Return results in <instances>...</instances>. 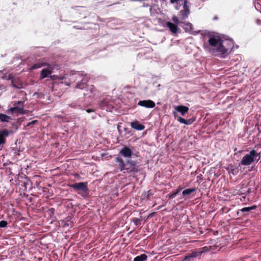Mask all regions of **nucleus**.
<instances>
[{"label":"nucleus","instance_id":"obj_25","mask_svg":"<svg viewBox=\"0 0 261 261\" xmlns=\"http://www.w3.org/2000/svg\"><path fill=\"white\" fill-rule=\"evenodd\" d=\"M256 206L255 205H253L252 206H250V207H244L243 208H242L240 211L242 212H249L250 211H251V210H254L255 209H256Z\"/></svg>","mask_w":261,"mask_h":261},{"label":"nucleus","instance_id":"obj_39","mask_svg":"<svg viewBox=\"0 0 261 261\" xmlns=\"http://www.w3.org/2000/svg\"><path fill=\"white\" fill-rule=\"evenodd\" d=\"M161 207H162V206H160V207H158V210H160Z\"/></svg>","mask_w":261,"mask_h":261},{"label":"nucleus","instance_id":"obj_33","mask_svg":"<svg viewBox=\"0 0 261 261\" xmlns=\"http://www.w3.org/2000/svg\"><path fill=\"white\" fill-rule=\"evenodd\" d=\"M153 194L152 193V192L150 190L148 191L147 192V195H146L147 199H149V198H150V197L151 196H152V195H153Z\"/></svg>","mask_w":261,"mask_h":261},{"label":"nucleus","instance_id":"obj_14","mask_svg":"<svg viewBox=\"0 0 261 261\" xmlns=\"http://www.w3.org/2000/svg\"><path fill=\"white\" fill-rule=\"evenodd\" d=\"M130 125L132 128L138 130H143L145 128V126L139 123L137 121L131 122Z\"/></svg>","mask_w":261,"mask_h":261},{"label":"nucleus","instance_id":"obj_22","mask_svg":"<svg viewBox=\"0 0 261 261\" xmlns=\"http://www.w3.org/2000/svg\"><path fill=\"white\" fill-rule=\"evenodd\" d=\"M211 248H212L211 246H209V247L205 246L201 248H200L199 251L198 252H197L198 253V256L200 255L203 253H205V252L209 251L211 250Z\"/></svg>","mask_w":261,"mask_h":261},{"label":"nucleus","instance_id":"obj_7","mask_svg":"<svg viewBox=\"0 0 261 261\" xmlns=\"http://www.w3.org/2000/svg\"><path fill=\"white\" fill-rule=\"evenodd\" d=\"M90 77L85 74L84 78L79 81L78 83L76 84L75 88L79 89H84L87 86V83L89 81Z\"/></svg>","mask_w":261,"mask_h":261},{"label":"nucleus","instance_id":"obj_29","mask_svg":"<svg viewBox=\"0 0 261 261\" xmlns=\"http://www.w3.org/2000/svg\"><path fill=\"white\" fill-rule=\"evenodd\" d=\"M42 66H43V64H40V63H36V64H35L34 65H33L32 67H31V69H37V68H40L41 67H42Z\"/></svg>","mask_w":261,"mask_h":261},{"label":"nucleus","instance_id":"obj_5","mask_svg":"<svg viewBox=\"0 0 261 261\" xmlns=\"http://www.w3.org/2000/svg\"><path fill=\"white\" fill-rule=\"evenodd\" d=\"M69 187L75 190L81 191L85 193H88V184L86 182H75L74 184L69 185Z\"/></svg>","mask_w":261,"mask_h":261},{"label":"nucleus","instance_id":"obj_24","mask_svg":"<svg viewBox=\"0 0 261 261\" xmlns=\"http://www.w3.org/2000/svg\"><path fill=\"white\" fill-rule=\"evenodd\" d=\"M195 191H196L195 188L186 189L182 191V194L184 196H186V195H190L191 193H192Z\"/></svg>","mask_w":261,"mask_h":261},{"label":"nucleus","instance_id":"obj_11","mask_svg":"<svg viewBox=\"0 0 261 261\" xmlns=\"http://www.w3.org/2000/svg\"><path fill=\"white\" fill-rule=\"evenodd\" d=\"M0 79L5 80H11L12 82V85L13 87L18 88L14 84L13 80L12 79V76L10 74H8L7 73L4 72V70H0Z\"/></svg>","mask_w":261,"mask_h":261},{"label":"nucleus","instance_id":"obj_36","mask_svg":"<svg viewBox=\"0 0 261 261\" xmlns=\"http://www.w3.org/2000/svg\"><path fill=\"white\" fill-rule=\"evenodd\" d=\"M87 112H88V113H89V112H92V110H90V109H88V110H87Z\"/></svg>","mask_w":261,"mask_h":261},{"label":"nucleus","instance_id":"obj_26","mask_svg":"<svg viewBox=\"0 0 261 261\" xmlns=\"http://www.w3.org/2000/svg\"><path fill=\"white\" fill-rule=\"evenodd\" d=\"M13 107H22L24 109V101H17L13 102Z\"/></svg>","mask_w":261,"mask_h":261},{"label":"nucleus","instance_id":"obj_18","mask_svg":"<svg viewBox=\"0 0 261 261\" xmlns=\"http://www.w3.org/2000/svg\"><path fill=\"white\" fill-rule=\"evenodd\" d=\"M228 172L233 175H237L239 172L238 168L234 167L232 166L229 167L227 169Z\"/></svg>","mask_w":261,"mask_h":261},{"label":"nucleus","instance_id":"obj_38","mask_svg":"<svg viewBox=\"0 0 261 261\" xmlns=\"http://www.w3.org/2000/svg\"><path fill=\"white\" fill-rule=\"evenodd\" d=\"M151 11H152V8H151V7H150V12H151Z\"/></svg>","mask_w":261,"mask_h":261},{"label":"nucleus","instance_id":"obj_17","mask_svg":"<svg viewBox=\"0 0 261 261\" xmlns=\"http://www.w3.org/2000/svg\"><path fill=\"white\" fill-rule=\"evenodd\" d=\"M11 119V116L0 113V121L2 122H8Z\"/></svg>","mask_w":261,"mask_h":261},{"label":"nucleus","instance_id":"obj_10","mask_svg":"<svg viewBox=\"0 0 261 261\" xmlns=\"http://www.w3.org/2000/svg\"><path fill=\"white\" fill-rule=\"evenodd\" d=\"M12 131L7 129H3L0 131V145L6 142V138L8 137Z\"/></svg>","mask_w":261,"mask_h":261},{"label":"nucleus","instance_id":"obj_12","mask_svg":"<svg viewBox=\"0 0 261 261\" xmlns=\"http://www.w3.org/2000/svg\"><path fill=\"white\" fill-rule=\"evenodd\" d=\"M184 29L185 30L186 32H190L191 34L193 35H196L199 33V31H192L193 30V25L192 23L190 22L185 23L184 24V25L183 26Z\"/></svg>","mask_w":261,"mask_h":261},{"label":"nucleus","instance_id":"obj_32","mask_svg":"<svg viewBox=\"0 0 261 261\" xmlns=\"http://www.w3.org/2000/svg\"><path fill=\"white\" fill-rule=\"evenodd\" d=\"M172 20L176 24H179L180 22L179 20V19L175 16L172 17Z\"/></svg>","mask_w":261,"mask_h":261},{"label":"nucleus","instance_id":"obj_1","mask_svg":"<svg viewBox=\"0 0 261 261\" xmlns=\"http://www.w3.org/2000/svg\"><path fill=\"white\" fill-rule=\"evenodd\" d=\"M120 154L115 158L118 168L120 171L127 170L130 172H137V162L131 159L133 151L127 146H123L119 151Z\"/></svg>","mask_w":261,"mask_h":261},{"label":"nucleus","instance_id":"obj_34","mask_svg":"<svg viewBox=\"0 0 261 261\" xmlns=\"http://www.w3.org/2000/svg\"><path fill=\"white\" fill-rule=\"evenodd\" d=\"M37 122V120H33L27 124L28 126H31L32 124H35Z\"/></svg>","mask_w":261,"mask_h":261},{"label":"nucleus","instance_id":"obj_4","mask_svg":"<svg viewBox=\"0 0 261 261\" xmlns=\"http://www.w3.org/2000/svg\"><path fill=\"white\" fill-rule=\"evenodd\" d=\"M188 0H184L182 5L183 9L179 12L178 16L182 20L186 19L190 13L189 6L188 5Z\"/></svg>","mask_w":261,"mask_h":261},{"label":"nucleus","instance_id":"obj_27","mask_svg":"<svg viewBox=\"0 0 261 261\" xmlns=\"http://www.w3.org/2000/svg\"><path fill=\"white\" fill-rule=\"evenodd\" d=\"M181 190V189L179 190H176L175 191H173L171 193L168 195V197L170 199H173L175 198L176 195L179 193V192Z\"/></svg>","mask_w":261,"mask_h":261},{"label":"nucleus","instance_id":"obj_16","mask_svg":"<svg viewBox=\"0 0 261 261\" xmlns=\"http://www.w3.org/2000/svg\"><path fill=\"white\" fill-rule=\"evenodd\" d=\"M166 26L169 28L170 31L173 33H176L177 31V26L171 22H167Z\"/></svg>","mask_w":261,"mask_h":261},{"label":"nucleus","instance_id":"obj_35","mask_svg":"<svg viewBox=\"0 0 261 261\" xmlns=\"http://www.w3.org/2000/svg\"><path fill=\"white\" fill-rule=\"evenodd\" d=\"M148 6H149V5L148 4H145V3H144L143 4V7H148Z\"/></svg>","mask_w":261,"mask_h":261},{"label":"nucleus","instance_id":"obj_2","mask_svg":"<svg viewBox=\"0 0 261 261\" xmlns=\"http://www.w3.org/2000/svg\"><path fill=\"white\" fill-rule=\"evenodd\" d=\"M208 43L211 46L214 47L216 51L220 55H225L228 53L230 47L225 46V41L222 40L220 37L214 36L211 37L208 40Z\"/></svg>","mask_w":261,"mask_h":261},{"label":"nucleus","instance_id":"obj_40","mask_svg":"<svg viewBox=\"0 0 261 261\" xmlns=\"http://www.w3.org/2000/svg\"><path fill=\"white\" fill-rule=\"evenodd\" d=\"M66 85H67V86H69V85H70V84H67V83H66Z\"/></svg>","mask_w":261,"mask_h":261},{"label":"nucleus","instance_id":"obj_15","mask_svg":"<svg viewBox=\"0 0 261 261\" xmlns=\"http://www.w3.org/2000/svg\"><path fill=\"white\" fill-rule=\"evenodd\" d=\"M177 120L181 123H183L186 125L191 124L194 121V119H189L186 120L184 118L181 117L180 116H177Z\"/></svg>","mask_w":261,"mask_h":261},{"label":"nucleus","instance_id":"obj_19","mask_svg":"<svg viewBox=\"0 0 261 261\" xmlns=\"http://www.w3.org/2000/svg\"><path fill=\"white\" fill-rule=\"evenodd\" d=\"M197 256V252H192L191 254H190V255L185 256V257L183 259V261H193L194 258Z\"/></svg>","mask_w":261,"mask_h":261},{"label":"nucleus","instance_id":"obj_28","mask_svg":"<svg viewBox=\"0 0 261 261\" xmlns=\"http://www.w3.org/2000/svg\"><path fill=\"white\" fill-rule=\"evenodd\" d=\"M132 221L136 226H140L141 225V220L137 218L133 219Z\"/></svg>","mask_w":261,"mask_h":261},{"label":"nucleus","instance_id":"obj_3","mask_svg":"<svg viewBox=\"0 0 261 261\" xmlns=\"http://www.w3.org/2000/svg\"><path fill=\"white\" fill-rule=\"evenodd\" d=\"M258 154L255 150H251L248 154H245L242 159L239 165L249 166L251 165L257 156Z\"/></svg>","mask_w":261,"mask_h":261},{"label":"nucleus","instance_id":"obj_37","mask_svg":"<svg viewBox=\"0 0 261 261\" xmlns=\"http://www.w3.org/2000/svg\"><path fill=\"white\" fill-rule=\"evenodd\" d=\"M257 154H258V155H257V156H259V158H260V153H257Z\"/></svg>","mask_w":261,"mask_h":261},{"label":"nucleus","instance_id":"obj_8","mask_svg":"<svg viewBox=\"0 0 261 261\" xmlns=\"http://www.w3.org/2000/svg\"><path fill=\"white\" fill-rule=\"evenodd\" d=\"M138 105L146 108H153L155 107V103L151 100H140Z\"/></svg>","mask_w":261,"mask_h":261},{"label":"nucleus","instance_id":"obj_31","mask_svg":"<svg viewBox=\"0 0 261 261\" xmlns=\"http://www.w3.org/2000/svg\"><path fill=\"white\" fill-rule=\"evenodd\" d=\"M8 223L7 221L2 220L0 221V227L3 228L7 226Z\"/></svg>","mask_w":261,"mask_h":261},{"label":"nucleus","instance_id":"obj_20","mask_svg":"<svg viewBox=\"0 0 261 261\" xmlns=\"http://www.w3.org/2000/svg\"><path fill=\"white\" fill-rule=\"evenodd\" d=\"M51 74V72L48 69H43L41 72V79L48 77Z\"/></svg>","mask_w":261,"mask_h":261},{"label":"nucleus","instance_id":"obj_9","mask_svg":"<svg viewBox=\"0 0 261 261\" xmlns=\"http://www.w3.org/2000/svg\"><path fill=\"white\" fill-rule=\"evenodd\" d=\"M83 72L77 71L70 75V81L71 82H75L80 81L84 77Z\"/></svg>","mask_w":261,"mask_h":261},{"label":"nucleus","instance_id":"obj_13","mask_svg":"<svg viewBox=\"0 0 261 261\" xmlns=\"http://www.w3.org/2000/svg\"><path fill=\"white\" fill-rule=\"evenodd\" d=\"M175 110L184 116L189 111V108L185 106H178L175 108Z\"/></svg>","mask_w":261,"mask_h":261},{"label":"nucleus","instance_id":"obj_30","mask_svg":"<svg viewBox=\"0 0 261 261\" xmlns=\"http://www.w3.org/2000/svg\"><path fill=\"white\" fill-rule=\"evenodd\" d=\"M88 91L90 92L91 94H93L94 95L95 94V89L93 85H91L88 87Z\"/></svg>","mask_w":261,"mask_h":261},{"label":"nucleus","instance_id":"obj_6","mask_svg":"<svg viewBox=\"0 0 261 261\" xmlns=\"http://www.w3.org/2000/svg\"><path fill=\"white\" fill-rule=\"evenodd\" d=\"M6 112L8 115L15 114L18 115L19 114H25L26 111L24 110L22 107H21V108L13 107L8 109Z\"/></svg>","mask_w":261,"mask_h":261},{"label":"nucleus","instance_id":"obj_21","mask_svg":"<svg viewBox=\"0 0 261 261\" xmlns=\"http://www.w3.org/2000/svg\"><path fill=\"white\" fill-rule=\"evenodd\" d=\"M184 0H170V2L172 4H176V6L175 8L177 10H179L180 9V6L183 4Z\"/></svg>","mask_w":261,"mask_h":261},{"label":"nucleus","instance_id":"obj_23","mask_svg":"<svg viewBox=\"0 0 261 261\" xmlns=\"http://www.w3.org/2000/svg\"><path fill=\"white\" fill-rule=\"evenodd\" d=\"M147 258V256L145 254H142L134 258V261H144Z\"/></svg>","mask_w":261,"mask_h":261}]
</instances>
